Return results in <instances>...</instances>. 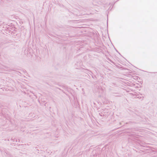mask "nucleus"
I'll return each instance as SVG.
<instances>
[{
	"mask_svg": "<svg viewBox=\"0 0 157 157\" xmlns=\"http://www.w3.org/2000/svg\"><path fill=\"white\" fill-rule=\"evenodd\" d=\"M59 86H61V87H62L63 88L64 87L63 86H62L61 85H59Z\"/></svg>",
	"mask_w": 157,
	"mask_h": 157,
	"instance_id": "7ed1b4c3",
	"label": "nucleus"
},
{
	"mask_svg": "<svg viewBox=\"0 0 157 157\" xmlns=\"http://www.w3.org/2000/svg\"><path fill=\"white\" fill-rule=\"evenodd\" d=\"M113 84L114 85H116V84H115V83H113Z\"/></svg>",
	"mask_w": 157,
	"mask_h": 157,
	"instance_id": "20e7f679",
	"label": "nucleus"
},
{
	"mask_svg": "<svg viewBox=\"0 0 157 157\" xmlns=\"http://www.w3.org/2000/svg\"><path fill=\"white\" fill-rule=\"evenodd\" d=\"M134 134H131L130 135H129L130 136H134Z\"/></svg>",
	"mask_w": 157,
	"mask_h": 157,
	"instance_id": "f257e3e1",
	"label": "nucleus"
},
{
	"mask_svg": "<svg viewBox=\"0 0 157 157\" xmlns=\"http://www.w3.org/2000/svg\"><path fill=\"white\" fill-rule=\"evenodd\" d=\"M57 88V89H59V90H61L59 88H57H57Z\"/></svg>",
	"mask_w": 157,
	"mask_h": 157,
	"instance_id": "39448f33",
	"label": "nucleus"
},
{
	"mask_svg": "<svg viewBox=\"0 0 157 157\" xmlns=\"http://www.w3.org/2000/svg\"><path fill=\"white\" fill-rule=\"evenodd\" d=\"M99 115H100V116H101V117L102 116V113H99Z\"/></svg>",
	"mask_w": 157,
	"mask_h": 157,
	"instance_id": "f03ea898",
	"label": "nucleus"
}]
</instances>
